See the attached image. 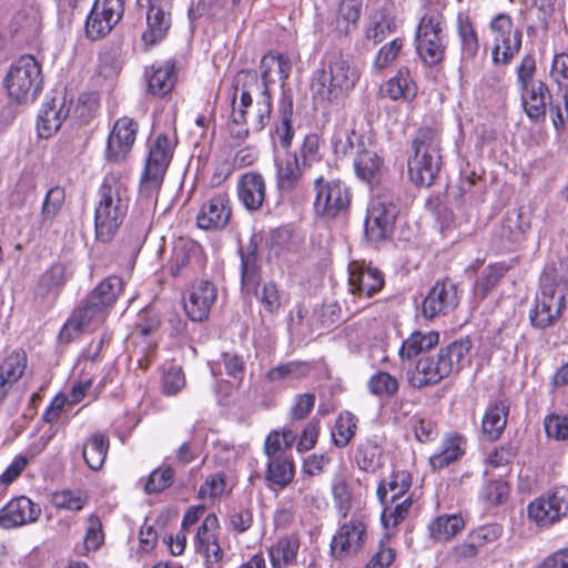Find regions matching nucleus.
Returning a JSON list of instances; mask_svg holds the SVG:
<instances>
[{"label":"nucleus","instance_id":"4c0bfd02","mask_svg":"<svg viewBox=\"0 0 568 568\" xmlns=\"http://www.w3.org/2000/svg\"><path fill=\"white\" fill-rule=\"evenodd\" d=\"M109 437L103 433L91 435L83 445L82 455L92 470L102 468L109 450Z\"/></svg>","mask_w":568,"mask_h":568},{"label":"nucleus","instance_id":"f704fd0d","mask_svg":"<svg viewBox=\"0 0 568 568\" xmlns=\"http://www.w3.org/2000/svg\"><path fill=\"white\" fill-rule=\"evenodd\" d=\"M463 436L453 434L445 438L438 453L429 457V464L434 470H439L456 462L464 455Z\"/></svg>","mask_w":568,"mask_h":568},{"label":"nucleus","instance_id":"4be33fe9","mask_svg":"<svg viewBox=\"0 0 568 568\" xmlns=\"http://www.w3.org/2000/svg\"><path fill=\"white\" fill-rule=\"evenodd\" d=\"M473 347L471 341L466 337L455 341L442 347L435 357L436 364L444 378L452 374L459 373L465 365L469 364V352Z\"/></svg>","mask_w":568,"mask_h":568},{"label":"nucleus","instance_id":"0e129e2a","mask_svg":"<svg viewBox=\"0 0 568 568\" xmlns=\"http://www.w3.org/2000/svg\"><path fill=\"white\" fill-rule=\"evenodd\" d=\"M222 7V0H199L195 6L189 8L187 16L191 22L204 16L215 18L220 14Z\"/></svg>","mask_w":568,"mask_h":568},{"label":"nucleus","instance_id":"864d4df0","mask_svg":"<svg viewBox=\"0 0 568 568\" xmlns=\"http://www.w3.org/2000/svg\"><path fill=\"white\" fill-rule=\"evenodd\" d=\"M356 427V418L352 413L345 412L341 414L332 430L334 444L337 447H345L354 437Z\"/></svg>","mask_w":568,"mask_h":568},{"label":"nucleus","instance_id":"6e6d98bb","mask_svg":"<svg viewBox=\"0 0 568 568\" xmlns=\"http://www.w3.org/2000/svg\"><path fill=\"white\" fill-rule=\"evenodd\" d=\"M195 252L193 243L179 242L174 245L172 257L169 262V272L172 276H179L191 262V254Z\"/></svg>","mask_w":568,"mask_h":568},{"label":"nucleus","instance_id":"58836bf2","mask_svg":"<svg viewBox=\"0 0 568 568\" xmlns=\"http://www.w3.org/2000/svg\"><path fill=\"white\" fill-rule=\"evenodd\" d=\"M439 342L437 332L422 333L416 331L412 333L402 344L399 356L402 359H410L419 355L424 351H428L436 346Z\"/></svg>","mask_w":568,"mask_h":568},{"label":"nucleus","instance_id":"3c124183","mask_svg":"<svg viewBox=\"0 0 568 568\" xmlns=\"http://www.w3.org/2000/svg\"><path fill=\"white\" fill-rule=\"evenodd\" d=\"M293 103L292 101H283L280 109V121L275 126V135L282 148L287 149L292 144L294 130L292 126Z\"/></svg>","mask_w":568,"mask_h":568},{"label":"nucleus","instance_id":"a211bd4d","mask_svg":"<svg viewBox=\"0 0 568 568\" xmlns=\"http://www.w3.org/2000/svg\"><path fill=\"white\" fill-rule=\"evenodd\" d=\"M348 284L353 295L359 297H372L384 286L383 273L371 266H366L358 262H352L348 265Z\"/></svg>","mask_w":568,"mask_h":568},{"label":"nucleus","instance_id":"de8ad7c7","mask_svg":"<svg viewBox=\"0 0 568 568\" xmlns=\"http://www.w3.org/2000/svg\"><path fill=\"white\" fill-rule=\"evenodd\" d=\"M294 477L293 463L282 457H272L267 465L266 479L281 488L286 487Z\"/></svg>","mask_w":568,"mask_h":568},{"label":"nucleus","instance_id":"a18cd8bd","mask_svg":"<svg viewBox=\"0 0 568 568\" xmlns=\"http://www.w3.org/2000/svg\"><path fill=\"white\" fill-rule=\"evenodd\" d=\"M362 11V0H342L336 19V30L347 36L355 28Z\"/></svg>","mask_w":568,"mask_h":568},{"label":"nucleus","instance_id":"393cba45","mask_svg":"<svg viewBox=\"0 0 568 568\" xmlns=\"http://www.w3.org/2000/svg\"><path fill=\"white\" fill-rule=\"evenodd\" d=\"M529 227L530 224L524 217L520 210H511L507 212L496 231L500 248L511 250L513 246L520 244Z\"/></svg>","mask_w":568,"mask_h":568},{"label":"nucleus","instance_id":"473e14b6","mask_svg":"<svg viewBox=\"0 0 568 568\" xmlns=\"http://www.w3.org/2000/svg\"><path fill=\"white\" fill-rule=\"evenodd\" d=\"M444 379L434 356L420 357L414 368L408 372V382L414 388H424L438 384Z\"/></svg>","mask_w":568,"mask_h":568},{"label":"nucleus","instance_id":"4468645a","mask_svg":"<svg viewBox=\"0 0 568 568\" xmlns=\"http://www.w3.org/2000/svg\"><path fill=\"white\" fill-rule=\"evenodd\" d=\"M314 189L316 191L314 206L317 213L335 217L348 210L351 192L342 181H326L321 176L314 181Z\"/></svg>","mask_w":568,"mask_h":568},{"label":"nucleus","instance_id":"8fccbe9b","mask_svg":"<svg viewBox=\"0 0 568 568\" xmlns=\"http://www.w3.org/2000/svg\"><path fill=\"white\" fill-rule=\"evenodd\" d=\"M367 385L373 395L387 398L394 397L399 388L397 378L384 371L375 373Z\"/></svg>","mask_w":568,"mask_h":568},{"label":"nucleus","instance_id":"2eb2a0df","mask_svg":"<svg viewBox=\"0 0 568 568\" xmlns=\"http://www.w3.org/2000/svg\"><path fill=\"white\" fill-rule=\"evenodd\" d=\"M366 537V525L361 518H352L348 523L341 525L331 542L332 556L344 559L356 555L364 546Z\"/></svg>","mask_w":568,"mask_h":568},{"label":"nucleus","instance_id":"49530a36","mask_svg":"<svg viewBox=\"0 0 568 568\" xmlns=\"http://www.w3.org/2000/svg\"><path fill=\"white\" fill-rule=\"evenodd\" d=\"M368 140V138H365L363 134H359L354 130L339 132L333 140L334 152L342 156H355V151L365 146Z\"/></svg>","mask_w":568,"mask_h":568},{"label":"nucleus","instance_id":"f257e3e1","mask_svg":"<svg viewBox=\"0 0 568 568\" xmlns=\"http://www.w3.org/2000/svg\"><path fill=\"white\" fill-rule=\"evenodd\" d=\"M123 288V281L109 276L101 281L72 312L60 331L59 338L68 344L85 329L103 323L108 310L113 306Z\"/></svg>","mask_w":568,"mask_h":568},{"label":"nucleus","instance_id":"20e7f679","mask_svg":"<svg viewBox=\"0 0 568 568\" xmlns=\"http://www.w3.org/2000/svg\"><path fill=\"white\" fill-rule=\"evenodd\" d=\"M407 159L410 181L418 186H430L442 168L440 135L432 128L417 130Z\"/></svg>","mask_w":568,"mask_h":568},{"label":"nucleus","instance_id":"0eeeda50","mask_svg":"<svg viewBox=\"0 0 568 568\" xmlns=\"http://www.w3.org/2000/svg\"><path fill=\"white\" fill-rule=\"evenodd\" d=\"M42 83L41 65L32 55L20 57L4 79L8 94L19 103L34 100L42 89Z\"/></svg>","mask_w":568,"mask_h":568},{"label":"nucleus","instance_id":"7ed1b4c3","mask_svg":"<svg viewBox=\"0 0 568 568\" xmlns=\"http://www.w3.org/2000/svg\"><path fill=\"white\" fill-rule=\"evenodd\" d=\"M100 200L94 213L95 237L109 243L126 215L130 202L129 190L114 176H106L99 190Z\"/></svg>","mask_w":568,"mask_h":568},{"label":"nucleus","instance_id":"ddd939ff","mask_svg":"<svg viewBox=\"0 0 568 568\" xmlns=\"http://www.w3.org/2000/svg\"><path fill=\"white\" fill-rule=\"evenodd\" d=\"M568 514V487H556L552 491L534 499L528 505V517L539 527H549Z\"/></svg>","mask_w":568,"mask_h":568},{"label":"nucleus","instance_id":"1a4fd4ad","mask_svg":"<svg viewBox=\"0 0 568 568\" xmlns=\"http://www.w3.org/2000/svg\"><path fill=\"white\" fill-rule=\"evenodd\" d=\"M173 155L169 138L160 134L150 148L145 168L140 181V194L151 199L156 196Z\"/></svg>","mask_w":568,"mask_h":568},{"label":"nucleus","instance_id":"c756f323","mask_svg":"<svg viewBox=\"0 0 568 568\" xmlns=\"http://www.w3.org/2000/svg\"><path fill=\"white\" fill-rule=\"evenodd\" d=\"M240 255L242 290L246 293H256V287L262 280L256 246L248 244L245 248L240 250Z\"/></svg>","mask_w":568,"mask_h":568},{"label":"nucleus","instance_id":"4d7b16f0","mask_svg":"<svg viewBox=\"0 0 568 568\" xmlns=\"http://www.w3.org/2000/svg\"><path fill=\"white\" fill-rule=\"evenodd\" d=\"M174 470L171 466L154 469L148 478L144 490L148 494L161 493L173 483Z\"/></svg>","mask_w":568,"mask_h":568},{"label":"nucleus","instance_id":"a19ab883","mask_svg":"<svg viewBox=\"0 0 568 568\" xmlns=\"http://www.w3.org/2000/svg\"><path fill=\"white\" fill-rule=\"evenodd\" d=\"M175 83V64L173 62H165L164 65L154 70L153 74L148 81L149 92L163 97L168 94Z\"/></svg>","mask_w":568,"mask_h":568},{"label":"nucleus","instance_id":"c85d7f7f","mask_svg":"<svg viewBox=\"0 0 568 568\" xmlns=\"http://www.w3.org/2000/svg\"><path fill=\"white\" fill-rule=\"evenodd\" d=\"M523 105L528 118L535 122L544 121L547 104L551 99L548 87L541 82H532L530 89L524 91Z\"/></svg>","mask_w":568,"mask_h":568},{"label":"nucleus","instance_id":"37998d69","mask_svg":"<svg viewBox=\"0 0 568 568\" xmlns=\"http://www.w3.org/2000/svg\"><path fill=\"white\" fill-rule=\"evenodd\" d=\"M28 357L23 349L12 351L0 365V376L13 385L18 382L27 367Z\"/></svg>","mask_w":568,"mask_h":568},{"label":"nucleus","instance_id":"680f3d73","mask_svg":"<svg viewBox=\"0 0 568 568\" xmlns=\"http://www.w3.org/2000/svg\"><path fill=\"white\" fill-rule=\"evenodd\" d=\"M65 282V266L61 263L52 264L40 277V286L47 291L61 288Z\"/></svg>","mask_w":568,"mask_h":568},{"label":"nucleus","instance_id":"c9c22d12","mask_svg":"<svg viewBox=\"0 0 568 568\" xmlns=\"http://www.w3.org/2000/svg\"><path fill=\"white\" fill-rule=\"evenodd\" d=\"M382 163L383 161L374 150L371 140L361 150L355 151L354 169L356 175L363 181H371L379 171Z\"/></svg>","mask_w":568,"mask_h":568},{"label":"nucleus","instance_id":"b1692460","mask_svg":"<svg viewBox=\"0 0 568 568\" xmlns=\"http://www.w3.org/2000/svg\"><path fill=\"white\" fill-rule=\"evenodd\" d=\"M276 186L281 193H293L303 185V165L300 164L296 153L286 152L275 160Z\"/></svg>","mask_w":568,"mask_h":568},{"label":"nucleus","instance_id":"aec40b11","mask_svg":"<svg viewBox=\"0 0 568 568\" xmlns=\"http://www.w3.org/2000/svg\"><path fill=\"white\" fill-rule=\"evenodd\" d=\"M141 8H146V29L142 34V41L145 45H154L161 42L170 27L171 17L162 8L161 0H136Z\"/></svg>","mask_w":568,"mask_h":568},{"label":"nucleus","instance_id":"f3484780","mask_svg":"<svg viewBox=\"0 0 568 568\" xmlns=\"http://www.w3.org/2000/svg\"><path fill=\"white\" fill-rule=\"evenodd\" d=\"M139 125L126 116L119 119L108 138L105 155L111 162H121L125 160L131 152L136 138Z\"/></svg>","mask_w":568,"mask_h":568},{"label":"nucleus","instance_id":"f8f14e48","mask_svg":"<svg viewBox=\"0 0 568 568\" xmlns=\"http://www.w3.org/2000/svg\"><path fill=\"white\" fill-rule=\"evenodd\" d=\"M124 0H95L85 21V36L94 41L106 37L122 19Z\"/></svg>","mask_w":568,"mask_h":568},{"label":"nucleus","instance_id":"a878e982","mask_svg":"<svg viewBox=\"0 0 568 568\" xmlns=\"http://www.w3.org/2000/svg\"><path fill=\"white\" fill-rule=\"evenodd\" d=\"M70 106H67L65 101H60L57 98H52L41 109L37 129L40 138L48 139L55 133L68 118Z\"/></svg>","mask_w":568,"mask_h":568},{"label":"nucleus","instance_id":"6ab92c4d","mask_svg":"<svg viewBox=\"0 0 568 568\" xmlns=\"http://www.w3.org/2000/svg\"><path fill=\"white\" fill-rule=\"evenodd\" d=\"M230 197L226 193L213 195L203 203L196 216V223L203 230H223L231 217Z\"/></svg>","mask_w":568,"mask_h":568},{"label":"nucleus","instance_id":"79ce46f5","mask_svg":"<svg viewBox=\"0 0 568 568\" xmlns=\"http://www.w3.org/2000/svg\"><path fill=\"white\" fill-rule=\"evenodd\" d=\"M395 20L385 11H375L369 18V24L365 31V38L368 42L377 44L382 42L387 34L394 31Z\"/></svg>","mask_w":568,"mask_h":568},{"label":"nucleus","instance_id":"9b49d317","mask_svg":"<svg viewBox=\"0 0 568 568\" xmlns=\"http://www.w3.org/2000/svg\"><path fill=\"white\" fill-rule=\"evenodd\" d=\"M398 209L393 201L386 197L373 199L365 217L366 239L373 244L388 240L393 234Z\"/></svg>","mask_w":568,"mask_h":568},{"label":"nucleus","instance_id":"f03ea898","mask_svg":"<svg viewBox=\"0 0 568 568\" xmlns=\"http://www.w3.org/2000/svg\"><path fill=\"white\" fill-rule=\"evenodd\" d=\"M258 77L255 71L241 70L232 83V120L247 123L253 132H261L270 122L272 97L258 91Z\"/></svg>","mask_w":568,"mask_h":568},{"label":"nucleus","instance_id":"bf43d9fd","mask_svg":"<svg viewBox=\"0 0 568 568\" xmlns=\"http://www.w3.org/2000/svg\"><path fill=\"white\" fill-rule=\"evenodd\" d=\"M509 494V486L504 480L488 481L481 489L480 497L489 506L501 505Z\"/></svg>","mask_w":568,"mask_h":568},{"label":"nucleus","instance_id":"2f4dec72","mask_svg":"<svg viewBox=\"0 0 568 568\" xmlns=\"http://www.w3.org/2000/svg\"><path fill=\"white\" fill-rule=\"evenodd\" d=\"M509 407L504 400L489 405L481 420L483 435L488 440H497L506 425Z\"/></svg>","mask_w":568,"mask_h":568},{"label":"nucleus","instance_id":"338daca9","mask_svg":"<svg viewBox=\"0 0 568 568\" xmlns=\"http://www.w3.org/2000/svg\"><path fill=\"white\" fill-rule=\"evenodd\" d=\"M507 268L504 265H491L485 270L483 276L477 282V287L487 295L504 277Z\"/></svg>","mask_w":568,"mask_h":568},{"label":"nucleus","instance_id":"603ef678","mask_svg":"<svg viewBox=\"0 0 568 568\" xmlns=\"http://www.w3.org/2000/svg\"><path fill=\"white\" fill-rule=\"evenodd\" d=\"M220 527L219 518L215 514H209L199 526L195 538L194 547L196 552L207 551L209 544H214L217 538L216 531Z\"/></svg>","mask_w":568,"mask_h":568},{"label":"nucleus","instance_id":"052dcab7","mask_svg":"<svg viewBox=\"0 0 568 568\" xmlns=\"http://www.w3.org/2000/svg\"><path fill=\"white\" fill-rule=\"evenodd\" d=\"M185 386V377L181 367L171 366L162 375V390L165 395H176Z\"/></svg>","mask_w":568,"mask_h":568},{"label":"nucleus","instance_id":"412c9836","mask_svg":"<svg viewBox=\"0 0 568 568\" xmlns=\"http://www.w3.org/2000/svg\"><path fill=\"white\" fill-rule=\"evenodd\" d=\"M41 508L26 496H20L10 500L0 510V526L4 529H11L38 520Z\"/></svg>","mask_w":568,"mask_h":568},{"label":"nucleus","instance_id":"7c9ffc66","mask_svg":"<svg viewBox=\"0 0 568 568\" xmlns=\"http://www.w3.org/2000/svg\"><path fill=\"white\" fill-rule=\"evenodd\" d=\"M161 327V318L154 310H143L138 315V321L132 331V338H144L146 342V352H153L156 348V335Z\"/></svg>","mask_w":568,"mask_h":568},{"label":"nucleus","instance_id":"72a5a7b5","mask_svg":"<svg viewBox=\"0 0 568 568\" xmlns=\"http://www.w3.org/2000/svg\"><path fill=\"white\" fill-rule=\"evenodd\" d=\"M300 549V539L295 535H286L270 547L268 554L272 568H286L296 560Z\"/></svg>","mask_w":568,"mask_h":568},{"label":"nucleus","instance_id":"5fc2aeb1","mask_svg":"<svg viewBox=\"0 0 568 568\" xmlns=\"http://www.w3.org/2000/svg\"><path fill=\"white\" fill-rule=\"evenodd\" d=\"M65 199L64 190L60 186L51 187L44 197V201L42 203L41 207V222L48 223L53 221V219L58 215L60 212L62 204Z\"/></svg>","mask_w":568,"mask_h":568},{"label":"nucleus","instance_id":"5701e85b","mask_svg":"<svg viewBox=\"0 0 568 568\" xmlns=\"http://www.w3.org/2000/svg\"><path fill=\"white\" fill-rule=\"evenodd\" d=\"M216 296V287L210 281H200L193 285L189 298L184 302V310L189 318L193 322L206 320Z\"/></svg>","mask_w":568,"mask_h":568},{"label":"nucleus","instance_id":"09e8293b","mask_svg":"<svg viewBox=\"0 0 568 568\" xmlns=\"http://www.w3.org/2000/svg\"><path fill=\"white\" fill-rule=\"evenodd\" d=\"M310 373V365L305 362H288L271 368L266 373V379L270 382H280L287 379H298Z\"/></svg>","mask_w":568,"mask_h":568},{"label":"nucleus","instance_id":"13d9d810","mask_svg":"<svg viewBox=\"0 0 568 568\" xmlns=\"http://www.w3.org/2000/svg\"><path fill=\"white\" fill-rule=\"evenodd\" d=\"M253 294L257 297L263 308L268 314L273 315L281 308V295L277 285L274 282L265 283L261 292L256 288V293Z\"/></svg>","mask_w":568,"mask_h":568},{"label":"nucleus","instance_id":"423d86ee","mask_svg":"<svg viewBox=\"0 0 568 568\" xmlns=\"http://www.w3.org/2000/svg\"><path fill=\"white\" fill-rule=\"evenodd\" d=\"M567 295L568 280L556 268L545 271L540 277V292L529 314L531 325L540 329L552 326L564 313Z\"/></svg>","mask_w":568,"mask_h":568},{"label":"nucleus","instance_id":"cd10ccee","mask_svg":"<svg viewBox=\"0 0 568 568\" xmlns=\"http://www.w3.org/2000/svg\"><path fill=\"white\" fill-rule=\"evenodd\" d=\"M237 195L246 210L261 209L265 200V181L256 172L243 174L237 182Z\"/></svg>","mask_w":568,"mask_h":568},{"label":"nucleus","instance_id":"dca6fc26","mask_svg":"<svg viewBox=\"0 0 568 568\" xmlns=\"http://www.w3.org/2000/svg\"><path fill=\"white\" fill-rule=\"evenodd\" d=\"M459 303L457 285L449 280L437 281L425 297L422 306L424 317L432 320L445 315Z\"/></svg>","mask_w":568,"mask_h":568},{"label":"nucleus","instance_id":"ea45409f","mask_svg":"<svg viewBox=\"0 0 568 568\" xmlns=\"http://www.w3.org/2000/svg\"><path fill=\"white\" fill-rule=\"evenodd\" d=\"M384 95L392 100L410 99L416 95L415 83L407 68H400L396 75L389 79L382 89Z\"/></svg>","mask_w":568,"mask_h":568},{"label":"nucleus","instance_id":"e2e57ef3","mask_svg":"<svg viewBox=\"0 0 568 568\" xmlns=\"http://www.w3.org/2000/svg\"><path fill=\"white\" fill-rule=\"evenodd\" d=\"M412 507V499L408 497L400 503H396L394 507H386L382 514L383 524L388 526H397L406 518Z\"/></svg>","mask_w":568,"mask_h":568},{"label":"nucleus","instance_id":"39448f33","mask_svg":"<svg viewBox=\"0 0 568 568\" xmlns=\"http://www.w3.org/2000/svg\"><path fill=\"white\" fill-rule=\"evenodd\" d=\"M359 79L358 71L353 68L341 53L332 54L323 69L317 70L312 79V92L315 100L334 102L346 97Z\"/></svg>","mask_w":568,"mask_h":568},{"label":"nucleus","instance_id":"bb28decb","mask_svg":"<svg viewBox=\"0 0 568 568\" xmlns=\"http://www.w3.org/2000/svg\"><path fill=\"white\" fill-rule=\"evenodd\" d=\"M261 69V80H258V91L270 92V88L272 84L277 81L284 83V81L288 78L291 72V62L290 60L282 54H265L260 64Z\"/></svg>","mask_w":568,"mask_h":568},{"label":"nucleus","instance_id":"e433bc0d","mask_svg":"<svg viewBox=\"0 0 568 568\" xmlns=\"http://www.w3.org/2000/svg\"><path fill=\"white\" fill-rule=\"evenodd\" d=\"M465 524L460 516L442 515L428 526L429 538L436 542H446L463 530Z\"/></svg>","mask_w":568,"mask_h":568},{"label":"nucleus","instance_id":"c03bdc74","mask_svg":"<svg viewBox=\"0 0 568 568\" xmlns=\"http://www.w3.org/2000/svg\"><path fill=\"white\" fill-rule=\"evenodd\" d=\"M458 36L462 42V60H473L479 50L477 33L466 17H458Z\"/></svg>","mask_w":568,"mask_h":568},{"label":"nucleus","instance_id":"6e6552de","mask_svg":"<svg viewBox=\"0 0 568 568\" xmlns=\"http://www.w3.org/2000/svg\"><path fill=\"white\" fill-rule=\"evenodd\" d=\"M416 50L419 58L429 67L443 61L446 51L444 18L440 13L425 14L416 32Z\"/></svg>","mask_w":568,"mask_h":568},{"label":"nucleus","instance_id":"9d476101","mask_svg":"<svg viewBox=\"0 0 568 568\" xmlns=\"http://www.w3.org/2000/svg\"><path fill=\"white\" fill-rule=\"evenodd\" d=\"M489 29L494 37L491 59L495 64H508L521 48V30L514 26L507 13H498L490 23Z\"/></svg>","mask_w":568,"mask_h":568},{"label":"nucleus","instance_id":"69168bd1","mask_svg":"<svg viewBox=\"0 0 568 568\" xmlns=\"http://www.w3.org/2000/svg\"><path fill=\"white\" fill-rule=\"evenodd\" d=\"M302 165L304 168L311 166L312 163L321 160L320 154V136L311 133L304 138L301 146Z\"/></svg>","mask_w":568,"mask_h":568},{"label":"nucleus","instance_id":"774afa93","mask_svg":"<svg viewBox=\"0 0 568 568\" xmlns=\"http://www.w3.org/2000/svg\"><path fill=\"white\" fill-rule=\"evenodd\" d=\"M545 430L548 437L557 440L568 438V418L551 415L545 419Z\"/></svg>","mask_w":568,"mask_h":568}]
</instances>
